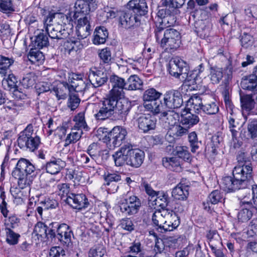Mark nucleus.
<instances>
[{
  "instance_id": "nucleus-1",
  "label": "nucleus",
  "mask_w": 257,
  "mask_h": 257,
  "mask_svg": "<svg viewBox=\"0 0 257 257\" xmlns=\"http://www.w3.org/2000/svg\"><path fill=\"white\" fill-rule=\"evenodd\" d=\"M109 81L112 88L98 103L94 117L96 120H104L113 115L118 120L124 121L132 107L130 102L120 100L124 94L125 81L116 75H111Z\"/></svg>"
},
{
  "instance_id": "nucleus-2",
  "label": "nucleus",
  "mask_w": 257,
  "mask_h": 257,
  "mask_svg": "<svg viewBox=\"0 0 257 257\" xmlns=\"http://www.w3.org/2000/svg\"><path fill=\"white\" fill-rule=\"evenodd\" d=\"M236 160L238 164L233 170V177L225 176L222 179V187L227 192L246 188L252 180V168L247 154L238 152Z\"/></svg>"
},
{
  "instance_id": "nucleus-3",
  "label": "nucleus",
  "mask_w": 257,
  "mask_h": 257,
  "mask_svg": "<svg viewBox=\"0 0 257 257\" xmlns=\"http://www.w3.org/2000/svg\"><path fill=\"white\" fill-rule=\"evenodd\" d=\"M86 85L83 81L81 74L74 73H69L68 81H62L59 84L52 87V91L58 100L65 99L67 97V93L73 91L82 92L85 91Z\"/></svg>"
},
{
  "instance_id": "nucleus-4",
  "label": "nucleus",
  "mask_w": 257,
  "mask_h": 257,
  "mask_svg": "<svg viewBox=\"0 0 257 257\" xmlns=\"http://www.w3.org/2000/svg\"><path fill=\"white\" fill-rule=\"evenodd\" d=\"M189 102L192 104L195 112L198 114L203 112L207 115H214L219 110L218 103L212 96H206L203 101L199 97L195 96L190 98Z\"/></svg>"
},
{
  "instance_id": "nucleus-5",
  "label": "nucleus",
  "mask_w": 257,
  "mask_h": 257,
  "mask_svg": "<svg viewBox=\"0 0 257 257\" xmlns=\"http://www.w3.org/2000/svg\"><path fill=\"white\" fill-rule=\"evenodd\" d=\"M17 142L21 149H27L31 152L38 149L41 143L40 137L34 133L31 124L20 133Z\"/></svg>"
},
{
  "instance_id": "nucleus-6",
  "label": "nucleus",
  "mask_w": 257,
  "mask_h": 257,
  "mask_svg": "<svg viewBox=\"0 0 257 257\" xmlns=\"http://www.w3.org/2000/svg\"><path fill=\"white\" fill-rule=\"evenodd\" d=\"M167 69L169 74L176 78H179L181 75H183V78H185L186 80L191 81V79L189 78V65L178 57L173 58L170 60L167 65Z\"/></svg>"
},
{
  "instance_id": "nucleus-7",
  "label": "nucleus",
  "mask_w": 257,
  "mask_h": 257,
  "mask_svg": "<svg viewBox=\"0 0 257 257\" xmlns=\"http://www.w3.org/2000/svg\"><path fill=\"white\" fill-rule=\"evenodd\" d=\"M88 79L89 80L83 79V81L86 85L85 91L88 89L91 85L94 88L102 86L107 81L108 76L106 72L98 69L96 67H93L89 70Z\"/></svg>"
},
{
  "instance_id": "nucleus-8",
  "label": "nucleus",
  "mask_w": 257,
  "mask_h": 257,
  "mask_svg": "<svg viewBox=\"0 0 257 257\" xmlns=\"http://www.w3.org/2000/svg\"><path fill=\"white\" fill-rule=\"evenodd\" d=\"M41 13L43 17V22L46 25H48V23H53V24L59 25L62 28H67L66 25L70 21V18L67 15L55 13L53 11H47L44 9H41Z\"/></svg>"
},
{
  "instance_id": "nucleus-9",
  "label": "nucleus",
  "mask_w": 257,
  "mask_h": 257,
  "mask_svg": "<svg viewBox=\"0 0 257 257\" xmlns=\"http://www.w3.org/2000/svg\"><path fill=\"white\" fill-rule=\"evenodd\" d=\"M118 204L122 213L126 215H132L139 212L141 207V201L138 197L132 196L128 198L121 199Z\"/></svg>"
},
{
  "instance_id": "nucleus-10",
  "label": "nucleus",
  "mask_w": 257,
  "mask_h": 257,
  "mask_svg": "<svg viewBox=\"0 0 257 257\" xmlns=\"http://www.w3.org/2000/svg\"><path fill=\"white\" fill-rule=\"evenodd\" d=\"M164 105L166 109H177L183 104L182 94L178 90L172 89L167 91L163 97Z\"/></svg>"
},
{
  "instance_id": "nucleus-11",
  "label": "nucleus",
  "mask_w": 257,
  "mask_h": 257,
  "mask_svg": "<svg viewBox=\"0 0 257 257\" xmlns=\"http://www.w3.org/2000/svg\"><path fill=\"white\" fill-rule=\"evenodd\" d=\"M47 34L52 40L57 41L61 39L69 38L71 29L62 28L58 24H48L46 25L43 23Z\"/></svg>"
},
{
  "instance_id": "nucleus-12",
  "label": "nucleus",
  "mask_w": 257,
  "mask_h": 257,
  "mask_svg": "<svg viewBox=\"0 0 257 257\" xmlns=\"http://www.w3.org/2000/svg\"><path fill=\"white\" fill-rule=\"evenodd\" d=\"M141 20L138 16L133 14L128 10L119 12L118 26L125 29L137 27L140 26Z\"/></svg>"
},
{
  "instance_id": "nucleus-13",
  "label": "nucleus",
  "mask_w": 257,
  "mask_h": 257,
  "mask_svg": "<svg viewBox=\"0 0 257 257\" xmlns=\"http://www.w3.org/2000/svg\"><path fill=\"white\" fill-rule=\"evenodd\" d=\"M35 166L25 158H21L17 162L16 166L12 171L13 177L31 175L36 170Z\"/></svg>"
},
{
  "instance_id": "nucleus-14",
  "label": "nucleus",
  "mask_w": 257,
  "mask_h": 257,
  "mask_svg": "<svg viewBox=\"0 0 257 257\" xmlns=\"http://www.w3.org/2000/svg\"><path fill=\"white\" fill-rule=\"evenodd\" d=\"M64 201L72 208L78 210L86 208L89 205L88 199L83 193H71Z\"/></svg>"
},
{
  "instance_id": "nucleus-15",
  "label": "nucleus",
  "mask_w": 257,
  "mask_h": 257,
  "mask_svg": "<svg viewBox=\"0 0 257 257\" xmlns=\"http://www.w3.org/2000/svg\"><path fill=\"white\" fill-rule=\"evenodd\" d=\"M145 156L144 151L138 149H133L132 145L128 144V166L134 168L140 167L144 162Z\"/></svg>"
},
{
  "instance_id": "nucleus-16",
  "label": "nucleus",
  "mask_w": 257,
  "mask_h": 257,
  "mask_svg": "<svg viewBox=\"0 0 257 257\" xmlns=\"http://www.w3.org/2000/svg\"><path fill=\"white\" fill-rule=\"evenodd\" d=\"M157 119L150 114H142L137 119L139 130L143 133H148L156 127Z\"/></svg>"
},
{
  "instance_id": "nucleus-17",
  "label": "nucleus",
  "mask_w": 257,
  "mask_h": 257,
  "mask_svg": "<svg viewBox=\"0 0 257 257\" xmlns=\"http://www.w3.org/2000/svg\"><path fill=\"white\" fill-rule=\"evenodd\" d=\"M57 233L58 239L66 247L71 246L72 237L74 236L72 229L66 223H61Z\"/></svg>"
},
{
  "instance_id": "nucleus-18",
  "label": "nucleus",
  "mask_w": 257,
  "mask_h": 257,
  "mask_svg": "<svg viewBox=\"0 0 257 257\" xmlns=\"http://www.w3.org/2000/svg\"><path fill=\"white\" fill-rule=\"evenodd\" d=\"M177 14H172L163 19H158L156 22L155 37L156 40L159 41L162 35V32L166 27L174 25L176 22L175 15Z\"/></svg>"
},
{
  "instance_id": "nucleus-19",
  "label": "nucleus",
  "mask_w": 257,
  "mask_h": 257,
  "mask_svg": "<svg viewBox=\"0 0 257 257\" xmlns=\"http://www.w3.org/2000/svg\"><path fill=\"white\" fill-rule=\"evenodd\" d=\"M127 132L125 128L120 126H115L109 134V141L114 147H119L125 140Z\"/></svg>"
},
{
  "instance_id": "nucleus-20",
  "label": "nucleus",
  "mask_w": 257,
  "mask_h": 257,
  "mask_svg": "<svg viewBox=\"0 0 257 257\" xmlns=\"http://www.w3.org/2000/svg\"><path fill=\"white\" fill-rule=\"evenodd\" d=\"M97 8L95 0H76L74 4L75 14L82 13L85 15Z\"/></svg>"
},
{
  "instance_id": "nucleus-21",
  "label": "nucleus",
  "mask_w": 257,
  "mask_h": 257,
  "mask_svg": "<svg viewBox=\"0 0 257 257\" xmlns=\"http://www.w3.org/2000/svg\"><path fill=\"white\" fill-rule=\"evenodd\" d=\"M223 200L222 193L218 190L213 191L208 196L206 202L203 203V208L210 214L214 212L213 205L217 204Z\"/></svg>"
},
{
  "instance_id": "nucleus-22",
  "label": "nucleus",
  "mask_w": 257,
  "mask_h": 257,
  "mask_svg": "<svg viewBox=\"0 0 257 257\" xmlns=\"http://www.w3.org/2000/svg\"><path fill=\"white\" fill-rule=\"evenodd\" d=\"M66 166L65 161L60 158L52 157L42 169H45L46 172L51 174L55 175L59 173Z\"/></svg>"
},
{
  "instance_id": "nucleus-23",
  "label": "nucleus",
  "mask_w": 257,
  "mask_h": 257,
  "mask_svg": "<svg viewBox=\"0 0 257 257\" xmlns=\"http://www.w3.org/2000/svg\"><path fill=\"white\" fill-rule=\"evenodd\" d=\"M144 107L145 108L151 112L154 115H157L159 113H161V115L163 117H171V115H168L169 114L166 111L165 105H164V102L163 103L161 101H152V102H149V103H143ZM168 119V117H167Z\"/></svg>"
},
{
  "instance_id": "nucleus-24",
  "label": "nucleus",
  "mask_w": 257,
  "mask_h": 257,
  "mask_svg": "<svg viewBox=\"0 0 257 257\" xmlns=\"http://www.w3.org/2000/svg\"><path fill=\"white\" fill-rule=\"evenodd\" d=\"M127 8L130 12L133 11L136 16H144L148 12L146 0H131L127 3Z\"/></svg>"
},
{
  "instance_id": "nucleus-25",
  "label": "nucleus",
  "mask_w": 257,
  "mask_h": 257,
  "mask_svg": "<svg viewBox=\"0 0 257 257\" xmlns=\"http://www.w3.org/2000/svg\"><path fill=\"white\" fill-rule=\"evenodd\" d=\"M112 158L115 165L121 167L127 165L128 162V144L122 146L119 149L112 155Z\"/></svg>"
},
{
  "instance_id": "nucleus-26",
  "label": "nucleus",
  "mask_w": 257,
  "mask_h": 257,
  "mask_svg": "<svg viewBox=\"0 0 257 257\" xmlns=\"http://www.w3.org/2000/svg\"><path fill=\"white\" fill-rule=\"evenodd\" d=\"M240 85L243 89L252 91L254 95L257 94V77L253 72L243 77Z\"/></svg>"
},
{
  "instance_id": "nucleus-27",
  "label": "nucleus",
  "mask_w": 257,
  "mask_h": 257,
  "mask_svg": "<svg viewBox=\"0 0 257 257\" xmlns=\"http://www.w3.org/2000/svg\"><path fill=\"white\" fill-rule=\"evenodd\" d=\"M199 120L197 115L189 111H184L181 114L180 123L188 129L197 124Z\"/></svg>"
},
{
  "instance_id": "nucleus-28",
  "label": "nucleus",
  "mask_w": 257,
  "mask_h": 257,
  "mask_svg": "<svg viewBox=\"0 0 257 257\" xmlns=\"http://www.w3.org/2000/svg\"><path fill=\"white\" fill-rule=\"evenodd\" d=\"M188 132V128L182 126L179 123H175L174 124L171 125L169 128L166 137H172L174 139H178L186 135Z\"/></svg>"
},
{
  "instance_id": "nucleus-29",
  "label": "nucleus",
  "mask_w": 257,
  "mask_h": 257,
  "mask_svg": "<svg viewBox=\"0 0 257 257\" xmlns=\"http://www.w3.org/2000/svg\"><path fill=\"white\" fill-rule=\"evenodd\" d=\"M125 90L134 91L142 89L143 82L137 75H131L125 81Z\"/></svg>"
},
{
  "instance_id": "nucleus-30",
  "label": "nucleus",
  "mask_w": 257,
  "mask_h": 257,
  "mask_svg": "<svg viewBox=\"0 0 257 257\" xmlns=\"http://www.w3.org/2000/svg\"><path fill=\"white\" fill-rule=\"evenodd\" d=\"M108 33L104 27L96 28L94 32L93 43L95 45L104 44L108 38Z\"/></svg>"
},
{
  "instance_id": "nucleus-31",
  "label": "nucleus",
  "mask_w": 257,
  "mask_h": 257,
  "mask_svg": "<svg viewBox=\"0 0 257 257\" xmlns=\"http://www.w3.org/2000/svg\"><path fill=\"white\" fill-rule=\"evenodd\" d=\"M181 43V36L168 40H161V47L170 52L176 50L180 47Z\"/></svg>"
},
{
  "instance_id": "nucleus-32",
  "label": "nucleus",
  "mask_w": 257,
  "mask_h": 257,
  "mask_svg": "<svg viewBox=\"0 0 257 257\" xmlns=\"http://www.w3.org/2000/svg\"><path fill=\"white\" fill-rule=\"evenodd\" d=\"M188 195V187L181 184L177 185L172 192V197L177 200H185L187 198Z\"/></svg>"
},
{
  "instance_id": "nucleus-33",
  "label": "nucleus",
  "mask_w": 257,
  "mask_h": 257,
  "mask_svg": "<svg viewBox=\"0 0 257 257\" xmlns=\"http://www.w3.org/2000/svg\"><path fill=\"white\" fill-rule=\"evenodd\" d=\"M162 93L153 87H149L143 93V100L144 103H149L152 101L158 100L162 96Z\"/></svg>"
},
{
  "instance_id": "nucleus-34",
  "label": "nucleus",
  "mask_w": 257,
  "mask_h": 257,
  "mask_svg": "<svg viewBox=\"0 0 257 257\" xmlns=\"http://www.w3.org/2000/svg\"><path fill=\"white\" fill-rule=\"evenodd\" d=\"M209 75L213 84H218L223 77L222 68L216 65L209 64Z\"/></svg>"
},
{
  "instance_id": "nucleus-35",
  "label": "nucleus",
  "mask_w": 257,
  "mask_h": 257,
  "mask_svg": "<svg viewBox=\"0 0 257 257\" xmlns=\"http://www.w3.org/2000/svg\"><path fill=\"white\" fill-rule=\"evenodd\" d=\"M241 106L243 110L249 112L254 107V101L253 94H246L240 95Z\"/></svg>"
},
{
  "instance_id": "nucleus-36",
  "label": "nucleus",
  "mask_w": 257,
  "mask_h": 257,
  "mask_svg": "<svg viewBox=\"0 0 257 257\" xmlns=\"http://www.w3.org/2000/svg\"><path fill=\"white\" fill-rule=\"evenodd\" d=\"M163 166L174 171H179L181 169L179 159L177 157H166L163 159Z\"/></svg>"
},
{
  "instance_id": "nucleus-37",
  "label": "nucleus",
  "mask_w": 257,
  "mask_h": 257,
  "mask_svg": "<svg viewBox=\"0 0 257 257\" xmlns=\"http://www.w3.org/2000/svg\"><path fill=\"white\" fill-rule=\"evenodd\" d=\"M98 55L100 59V64L109 65L112 63L111 52L109 48L106 47L99 50Z\"/></svg>"
},
{
  "instance_id": "nucleus-38",
  "label": "nucleus",
  "mask_w": 257,
  "mask_h": 257,
  "mask_svg": "<svg viewBox=\"0 0 257 257\" xmlns=\"http://www.w3.org/2000/svg\"><path fill=\"white\" fill-rule=\"evenodd\" d=\"M63 47L65 53L70 54L71 52H77L78 50L80 49L82 47V45H81L79 41L67 40L64 43Z\"/></svg>"
},
{
  "instance_id": "nucleus-39",
  "label": "nucleus",
  "mask_w": 257,
  "mask_h": 257,
  "mask_svg": "<svg viewBox=\"0 0 257 257\" xmlns=\"http://www.w3.org/2000/svg\"><path fill=\"white\" fill-rule=\"evenodd\" d=\"M27 57L29 61L32 63H42L45 59L43 53L40 52L37 47L34 49L31 48L28 54Z\"/></svg>"
},
{
  "instance_id": "nucleus-40",
  "label": "nucleus",
  "mask_w": 257,
  "mask_h": 257,
  "mask_svg": "<svg viewBox=\"0 0 257 257\" xmlns=\"http://www.w3.org/2000/svg\"><path fill=\"white\" fill-rule=\"evenodd\" d=\"M82 131L80 129H74L72 132L69 134L66 139L64 144V147H67L70 144H74L76 143L81 137Z\"/></svg>"
},
{
  "instance_id": "nucleus-41",
  "label": "nucleus",
  "mask_w": 257,
  "mask_h": 257,
  "mask_svg": "<svg viewBox=\"0 0 257 257\" xmlns=\"http://www.w3.org/2000/svg\"><path fill=\"white\" fill-rule=\"evenodd\" d=\"M17 83L18 81L16 76L12 74H10L7 79L2 81V85L6 90L15 91L17 90Z\"/></svg>"
},
{
  "instance_id": "nucleus-42",
  "label": "nucleus",
  "mask_w": 257,
  "mask_h": 257,
  "mask_svg": "<svg viewBox=\"0 0 257 257\" xmlns=\"http://www.w3.org/2000/svg\"><path fill=\"white\" fill-rule=\"evenodd\" d=\"M6 233V241L11 245H15L18 244L20 235L14 232L13 229L8 228H5Z\"/></svg>"
},
{
  "instance_id": "nucleus-43",
  "label": "nucleus",
  "mask_w": 257,
  "mask_h": 257,
  "mask_svg": "<svg viewBox=\"0 0 257 257\" xmlns=\"http://www.w3.org/2000/svg\"><path fill=\"white\" fill-rule=\"evenodd\" d=\"M157 197L154 201L156 205L160 206L163 211L166 210L165 208L169 203V197L167 193L164 192H158Z\"/></svg>"
},
{
  "instance_id": "nucleus-44",
  "label": "nucleus",
  "mask_w": 257,
  "mask_h": 257,
  "mask_svg": "<svg viewBox=\"0 0 257 257\" xmlns=\"http://www.w3.org/2000/svg\"><path fill=\"white\" fill-rule=\"evenodd\" d=\"M47 33H40L38 34L35 40V47L37 49H41L46 47L49 45V42Z\"/></svg>"
},
{
  "instance_id": "nucleus-45",
  "label": "nucleus",
  "mask_w": 257,
  "mask_h": 257,
  "mask_svg": "<svg viewBox=\"0 0 257 257\" xmlns=\"http://www.w3.org/2000/svg\"><path fill=\"white\" fill-rule=\"evenodd\" d=\"M175 154L178 158L183 159L185 162L190 163L192 160L191 154L186 147L180 146L176 147Z\"/></svg>"
},
{
  "instance_id": "nucleus-46",
  "label": "nucleus",
  "mask_w": 257,
  "mask_h": 257,
  "mask_svg": "<svg viewBox=\"0 0 257 257\" xmlns=\"http://www.w3.org/2000/svg\"><path fill=\"white\" fill-rule=\"evenodd\" d=\"M60 224L58 222H53L47 226V239H51L57 238V233L60 226Z\"/></svg>"
},
{
  "instance_id": "nucleus-47",
  "label": "nucleus",
  "mask_w": 257,
  "mask_h": 257,
  "mask_svg": "<svg viewBox=\"0 0 257 257\" xmlns=\"http://www.w3.org/2000/svg\"><path fill=\"white\" fill-rule=\"evenodd\" d=\"M252 215L250 208H241L237 213L238 220L241 222H246L251 218Z\"/></svg>"
},
{
  "instance_id": "nucleus-48",
  "label": "nucleus",
  "mask_w": 257,
  "mask_h": 257,
  "mask_svg": "<svg viewBox=\"0 0 257 257\" xmlns=\"http://www.w3.org/2000/svg\"><path fill=\"white\" fill-rule=\"evenodd\" d=\"M23 105L19 101H10L5 105L4 107L6 111H10L13 114H17L18 112L22 109Z\"/></svg>"
},
{
  "instance_id": "nucleus-49",
  "label": "nucleus",
  "mask_w": 257,
  "mask_h": 257,
  "mask_svg": "<svg viewBox=\"0 0 257 257\" xmlns=\"http://www.w3.org/2000/svg\"><path fill=\"white\" fill-rule=\"evenodd\" d=\"M245 20L249 23H253L254 20H257V6L253 5L244 10Z\"/></svg>"
},
{
  "instance_id": "nucleus-50",
  "label": "nucleus",
  "mask_w": 257,
  "mask_h": 257,
  "mask_svg": "<svg viewBox=\"0 0 257 257\" xmlns=\"http://www.w3.org/2000/svg\"><path fill=\"white\" fill-rule=\"evenodd\" d=\"M164 216L166 219H169L171 221V223L173 224L174 227H177L180 224V217L173 211L166 209L163 211Z\"/></svg>"
},
{
  "instance_id": "nucleus-51",
  "label": "nucleus",
  "mask_w": 257,
  "mask_h": 257,
  "mask_svg": "<svg viewBox=\"0 0 257 257\" xmlns=\"http://www.w3.org/2000/svg\"><path fill=\"white\" fill-rule=\"evenodd\" d=\"M164 213L162 212H155L153 214L152 217V220L153 223V225L155 226L158 227L157 229H160V231L163 232L162 228L161 226L163 225V223L164 222Z\"/></svg>"
},
{
  "instance_id": "nucleus-52",
  "label": "nucleus",
  "mask_w": 257,
  "mask_h": 257,
  "mask_svg": "<svg viewBox=\"0 0 257 257\" xmlns=\"http://www.w3.org/2000/svg\"><path fill=\"white\" fill-rule=\"evenodd\" d=\"M166 7L160 9L157 13L158 19H163L166 17L170 16L172 14H177L178 10L172 8L170 6H165Z\"/></svg>"
},
{
  "instance_id": "nucleus-53",
  "label": "nucleus",
  "mask_w": 257,
  "mask_h": 257,
  "mask_svg": "<svg viewBox=\"0 0 257 257\" xmlns=\"http://www.w3.org/2000/svg\"><path fill=\"white\" fill-rule=\"evenodd\" d=\"M206 237L210 246V243L221 244L220 237L216 230H209L207 232Z\"/></svg>"
},
{
  "instance_id": "nucleus-54",
  "label": "nucleus",
  "mask_w": 257,
  "mask_h": 257,
  "mask_svg": "<svg viewBox=\"0 0 257 257\" xmlns=\"http://www.w3.org/2000/svg\"><path fill=\"white\" fill-rule=\"evenodd\" d=\"M188 140L191 147V151L192 153H195L199 148L201 142L198 140L197 135L195 132H192L188 135Z\"/></svg>"
},
{
  "instance_id": "nucleus-55",
  "label": "nucleus",
  "mask_w": 257,
  "mask_h": 257,
  "mask_svg": "<svg viewBox=\"0 0 257 257\" xmlns=\"http://www.w3.org/2000/svg\"><path fill=\"white\" fill-rule=\"evenodd\" d=\"M35 78L34 73H29L23 77L21 82L25 88H28L33 86L35 83Z\"/></svg>"
},
{
  "instance_id": "nucleus-56",
  "label": "nucleus",
  "mask_w": 257,
  "mask_h": 257,
  "mask_svg": "<svg viewBox=\"0 0 257 257\" xmlns=\"http://www.w3.org/2000/svg\"><path fill=\"white\" fill-rule=\"evenodd\" d=\"M228 121V127L232 134V139H236V136L239 130L238 122L235 121L234 117L227 116Z\"/></svg>"
},
{
  "instance_id": "nucleus-57",
  "label": "nucleus",
  "mask_w": 257,
  "mask_h": 257,
  "mask_svg": "<svg viewBox=\"0 0 257 257\" xmlns=\"http://www.w3.org/2000/svg\"><path fill=\"white\" fill-rule=\"evenodd\" d=\"M105 185L109 186L111 184L116 183L121 180V176L117 173H105L104 175Z\"/></svg>"
},
{
  "instance_id": "nucleus-58",
  "label": "nucleus",
  "mask_w": 257,
  "mask_h": 257,
  "mask_svg": "<svg viewBox=\"0 0 257 257\" xmlns=\"http://www.w3.org/2000/svg\"><path fill=\"white\" fill-rule=\"evenodd\" d=\"M47 226L42 222H38L35 226L34 232L37 236L46 238Z\"/></svg>"
},
{
  "instance_id": "nucleus-59",
  "label": "nucleus",
  "mask_w": 257,
  "mask_h": 257,
  "mask_svg": "<svg viewBox=\"0 0 257 257\" xmlns=\"http://www.w3.org/2000/svg\"><path fill=\"white\" fill-rule=\"evenodd\" d=\"M0 11L4 13L15 11L12 0H0Z\"/></svg>"
},
{
  "instance_id": "nucleus-60",
  "label": "nucleus",
  "mask_w": 257,
  "mask_h": 257,
  "mask_svg": "<svg viewBox=\"0 0 257 257\" xmlns=\"http://www.w3.org/2000/svg\"><path fill=\"white\" fill-rule=\"evenodd\" d=\"M106 253V250L103 245H98L90 249L89 257H102Z\"/></svg>"
},
{
  "instance_id": "nucleus-61",
  "label": "nucleus",
  "mask_w": 257,
  "mask_h": 257,
  "mask_svg": "<svg viewBox=\"0 0 257 257\" xmlns=\"http://www.w3.org/2000/svg\"><path fill=\"white\" fill-rule=\"evenodd\" d=\"M20 222V219L17 216L11 215L8 219H5V228H8L10 229H14L19 226Z\"/></svg>"
},
{
  "instance_id": "nucleus-62",
  "label": "nucleus",
  "mask_w": 257,
  "mask_h": 257,
  "mask_svg": "<svg viewBox=\"0 0 257 257\" xmlns=\"http://www.w3.org/2000/svg\"><path fill=\"white\" fill-rule=\"evenodd\" d=\"M76 29V33L78 37V39L79 40L83 39L87 37L91 34V28H88L87 27L86 28L85 27H81V26H77Z\"/></svg>"
},
{
  "instance_id": "nucleus-63",
  "label": "nucleus",
  "mask_w": 257,
  "mask_h": 257,
  "mask_svg": "<svg viewBox=\"0 0 257 257\" xmlns=\"http://www.w3.org/2000/svg\"><path fill=\"white\" fill-rule=\"evenodd\" d=\"M74 120L76 122L74 127L77 129L81 130V128H85L87 126L84 114L83 112L79 113L75 116Z\"/></svg>"
},
{
  "instance_id": "nucleus-64",
  "label": "nucleus",
  "mask_w": 257,
  "mask_h": 257,
  "mask_svg": "<svg viewBox=\"0 0 257 257\" xmlns=\"http://www.w3.org/2000/svg\"><path fill=\"white\" fill-rule=\"evenodd\" d=\"M49 257H66L65 251L60 246L51 247L49 252Z\"/></svg>"
}]
</instances>
